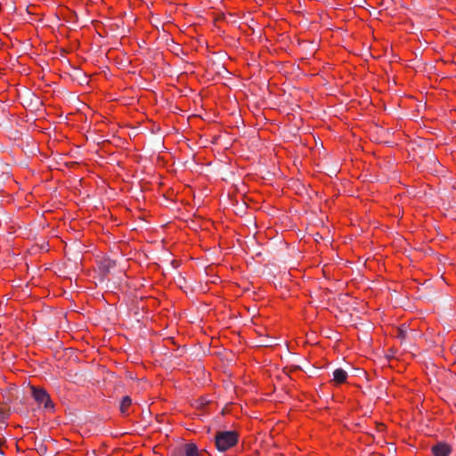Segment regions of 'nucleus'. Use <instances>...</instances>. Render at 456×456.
Here are the masks:
<instances>
[{"mask_svg": "<svg viewBox=\"0 0 456 456\" xmlns=\"http://www.w3.org/2000/svg\"><path fill=\"white\" fill-rule=\"evenodd\" d=\"M395 337L403 341L407 337V330L404 326L396 329Z\"/></svg>", "mask_w": 456, "mask_h": 456, "instance_id": "6e6552de", "label": "nucleus"}, {"mask_svg": "<svg viewBox=\"0 0 456 456\" xmlns=\"http://www.w3.org/2000/svg\"><path fill=\"white\" fill-rule=\"evenodd\" d=\"M334 380L338 383H344L346 380L347 373L343 369H336L333 371Z\"/></svg>", "mask_w": 456, "mask_h": 456, "instance_id": "423d86ee", "label": "nucleus"}, {"mask_svg": "<svg viewBox=\"0 0 456 456\" xmlns=\"http://www.w3.org/2000/svg\"><path fill=\"white\" fill-rule=\"evenodd\" d=\"M32 396L34 400L38 403L44 404L45 409L53 410L54 405L50 398V395L44 388L31 387Z\"/></svg>", "mask_w": 456, "mask_h": 456, "instance_id": "f03ea898", "label": "nucleus"}, {"mask_svg": "<svg viewBox=\"0 0 456 456\" xmlns=\"http://www.w3.org/2000/svg\"><path fill=\"white\" fill-rule=\"evenodd\" d=\"M431 451L435 456H448L451 453L452 449L448 444L439 442L432 446Z\"/></svg>", "mask_w": 456, "mask_h": 456, "instance_id": "20e7f679", "label": "nucleus"}, {"mask_svg": "<svg viewBox=\"0 0 456 456\" xmlns=\"http://www.w3.org/2000/svg\"><path fill=\"white\" fill-rule=\"evenodd\" d=\"M131 404H132L131 397L128 395L124 396L121 400L120 406H119L121 413L126 414L127 410L131 406Z\"/></svg>", "mask_w": 456, "mask_h": 456, "instance_id": "0eeeda50", "label": "nucleus"}, {"mask_svg": "<svg viewBox=\"0 0 456 456\" xmlns=\"http://www.w3.org/2000/svg\"><path fill=\"white\" fill-rule=\"evenodd\" d=\"M236 431H218L215 436L216 447L219 452H225L238 443Z\"/></svg>", "mask_w": 456, "mask_h": 456, "instance_id": "f257e3e1", "label": "nucleus"}, {"mask_svg": "<svg viewBox=\"0 0 456 456\" xmlns=\"http://www.w3.org/2000/svg\"><path fill=\"white\" fill-rule=\"evenodd\" d=\"M171 456H200L195 444L189 443L175 448Z\"/></svg>", "mask_w": 456, "mask_h": 456, "instance_id": "7ed1b4c3", "label": "nucleus"}, {"mask_svg": "<svg viewBox=\"0 0 456 456\" xmlns=\"http://www.w3.org/2000/svg\"><path fill=\"white\" fill-rule=\"evenodd\" d=\"M116 267V261L112 259H103L101 262V269L105 274L111 273V270Z\"/></svg>", "mask_w": 456, "mask_h": 456, "instance_id": "39448f33", "label": "nucleus"}]
</instances>
